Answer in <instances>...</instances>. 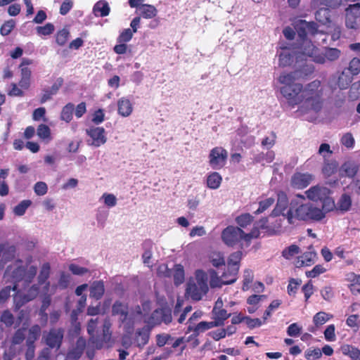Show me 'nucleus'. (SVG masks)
I'll return each instance as SVG.
<instances>
[{
  "instance_id": "f257e3e1",
  "label": "nucleus",
  "mask_w": 360,
  "mask_h": 360,
  "mask_svg": "<svg viewBox=\"0 0 360 360\" xmlns=\"http://www.w3.org/2000/svg\"><path fill=\"white\" fill-rule=\"evenodd\" d=\"M306 72H304V68L302 70H296L294 72H283L278 78V82L282 84L280 92L287 101L288 104L294 108L302 103V84L295 81L314 72L313 65H307Z\"/></svg>"
},
{
  "instance_id": "f03ea898",
  "label": "nucleus",
  "mask_w": 360,
  "mask_h": 360,
  "mask_svg": "<svg viewBox=\"0 0 360 360\" xmlns=\"http://www.w3.org/2000/svg\"><path fill=\"white\" fill-rule=\"evenodd\" d=\"M305 201L306 197L302 194H297L295 198L291 200L285 214L289 224H293L296 221H319L325 217L322 210Z\"/></svg>"
},
{
  "instance_id": "7ed1b4c3",
  "label": "nucleus",
  "mask_w": 360,
  "mask_h": 360,
  "mask_svg": "<svg viewBox=\"0 0 360 360\" xmlns=\"http://www.w3.org/2000/svg\"><path fill=\"white\" fill-rule=\"evenodd\" d=\"M260 235L257 227H253L251 231L245 233L238 226H228L221 232V240L229 247L239 245L241 249L243 246H249L253 238H257Z\"/></svg>"
},
{
  "instance_id": "20e7f679",
  "label": "nucleus",
  "mask_w": 360,
  "mask_h": 360,
  "mask_svg": "<svg viewBox=\"0 0 360 360\" xmlns=\"http://www.w3.org/2000/svg\"><path fill=\"white\" fill-rule=\"evenodd\" d=\"M111 322L108 318L100 320L98 317L91 319L87 326V331L91 335L90 340L97 349H101L111 340L110 328Z\"/></svg>"
},
{
  "instance_id": "39448f33",
  "label": "nucleus",
  "mask_w": 360,
  "mask_h": 360,
  "mask_svg": "<svg viewBox=\"0 0 360 360\" xmlns=\"http://www.w3.org/2000/svg\"><path fill=\"white\" fill-rule=\"evenodd\" d=\"M323 89L319 80L316 79L302 86V103L309 110L318 112L322 108Z\"/></svg>"
},
{
  "instance_id": "423d86ee",
  "label": "nucleus",
  "mask_w": 360,
  "mask_h": 360,
  "mask_svg": "<svg viewBox=\"0 0 360 360\" xmlns=\"http://www.w3.org/2000/svg\"><path fill=\"white\" fill-rule=\"evenodd\" d=\"M305 195L309 200L315 202H321V210L326 214L335 207V202L330 196L331 191L326 186L316 185L310 187L305 191Z\"/></svg>"
},
{
  "instance_id": "0eeeda50",
  "label": "nucleus",
  "mask_w": 360,
  "mask_h": 360,
  "mask_svg": "<svg viewBox=\"0 0 360 360\" xmlns=\"http://www.w3.org/2000/svg\"><path fill=\"white\" fill-rule=\"evenodd\" d=\"M360 73V59L353 58L338 77V85L341 89H347L353 80V77Z\"/></svg>"
},
{
  "instance_id": "6e6552de",
  "label": "nucleus",
  "mask_w": 360,
  "mask_h": 360,
  "mask_svg": "<svg viewBox=\"0 0 360 360\" xmlns=\"http://www.w3.org/2000/svg\"><path fill=\"white\" fill-rule=\"evenodd\" d=\"M208 158L210 166L213 169L219 170L226 165L228 152L223 147L217 146L210 150Z\"/></svg>"
},
{
  "instance_id": "1a4fd4ad",
  "label": "nucleus",
  "mask_w": 360,
  "mask_h": 360,
  "mask_svg": "<svg viewBox=\"0 0 360 360\" xmlns=\"http://www.w3.org/2000/svg\"><path fill=\"white\" fill-rule=\"evenodd\" d=\"M229 316H217L214 321H201L195 326H189L188 327V332L193 331V333L189 337L188 341L190 340L193 336L196 338L200 333L205 332L210 328L224 325L225 320Z\"/></svg>"
},
{
  "instance_id": "9d476101",
  "label": "nucleus",
  "mask_w": 360,
  "mask_h": 360,
  "mask_svg": "<svg viewBox=\"0 0 360 360\" xmlns=\"http://www.w3.org/2000/svg\"><path fill=\"white\" fill-rule=\"evenodd\" d=\"M290 202L285 192L279 191L277 193V202L274 209L272 210L271 216L278 217L283 215L285 217L286 212L290 207Z\"/></svg>"
},
{
  "instance_id": "9b49d317",
  "label": "nucleus",
  "mask_w": 360,
  "mask_h": 360,
  "mask_svg": "<svg viewBox=\"0 0 360 360\" xmlns=\"http://www.w3.org/2000/svg\"><path fill=\"white\" fill-rule=\"evenodd\" d=\"M321 50L316 47L311 41L303 39L302 45V53L304 56L309 57L311 60L318 63V62H323V58L320 56Z\"/></svg>"
},
{
  "instance_id": "f8f14e48",
  "label": "nucleus",
  "mask_w": 360,
  "mask_h": 360,
  "mask_svg": "<svg viewBox=\"0 0 360 360\" xmlns=\"http://www.w3.org/2000/svg\"><path fill=\"white\" fill-rule=\"evenodd\" d=\"M314 180V175L309 173L295 172L291 177L290 184L297 189L307 188Z\"/></svg>"
},
{
  "instance_id": "ddd939ff",
  "label": "nucleus",
  "mask_w": 360,
  "mask_h": 360,
  "mask_svg": "<svg viewBox=\"0 0 360 360\" xmlns=\"http://www.w3.org/2000/svg\"><path fill=\"white\" fill-rule=\"evenodd\" d=\"M64 331L61 328H53L44 336L46 344L51 348H60Z\"/></svg>"
},
{
  "instance_id": "4468645a",
  "label": "nucleus",
  "mask_w": 360,
  "mask_h": 360,
  "mask_svg": "<svg viewBox=\"0 0 360 360\" xmlns=\"http://www.w3.org/2000/svg\"><path fill=\"white\" fill-rule=\"evenodd\" d=\"M86 132L92 139V145L96 147H99L107 141V138L105 135V131L103 127H91L87 129Z\"/></svg>"
},
{
  "instance_id": "2eb2a0df",
  "label": "nucleus",
  "mask_w": 360,
  "mask_h": 360,
  "mask_svg": "<svg viewBox=\"0 0 360 360\" xmlns=\"http://www.w3.org/2000/svg\"><path fill=\"white\" fill-rule=\"evenodd\" d=\"M164 268L165 271L163 274L165 277H170L172 275L174 277V285L178 286L180 284L183 283L184 281V269L182 265L176 264L174 268L173 274L172 271L167 268V266L164 264L159 267V271Z\"/></svg>"
},
{
  "instance_id": "dca6fc26",
  "label": "nucleus",
  "mask_w": 360,
  "mask_h": 360,
  "mask_svg": "<svg viewBox=\"0 0 360 360\" xmlns=\"http://www.w3.org/2000/svg\"><path fill=\"white\" fill-rule=\"evenodd\" d=\"M297 26L298 35L302 39H304L308 34L314 35L318 32V25L314 22H307L302 20Z\"/></svg>"
},
{
  "instance_id": "f3484780",
  "label": "nucleus",
  "mask_w": 360,
  "mask_h": 360,
  "mask_svg": "<svg viewBox=\"0 0 360 360\" xmlns=\"http://www.w3.org/2000/svg\"><path fill=\"white\" fill-rule=\"evenodd\" d=\"M207 291L208 290L202 288L201 286L195 282H188L186 289V295L191 297L193 300L199 301Z\"/></svg>"
},
{
  "instance_id": "a211bd4d",
  "label": "nucleus",
  "mask_w": 360,
  "mask_h": 360,
  "mask_svg": "<svg viewBox=\"0 0 360 360\" xmlns=\"http://www.w3.org/2000/svg\"><path fill=\"white\" fill-rule=\"evenodd\" d=\"M85 347L86 340L82 338H79L74 348L68 352L65 360H78L82 355Z\"/></svg>"
},
{
  "instance_id": "6ab92c4d",
  "label": "nucleus",
  "mask_w": 360,
  "mask_h": 360,
  "mask_svg": "<svg viewBox=\"0 0 360 360\" xmlns=\"http://www.w3.org/2000/svg\"><path fill=\"white\" fill-rule=\"evenodd\" d=\"M342 0H320L319 5L322 6H325L327 8H321L316 12V18L319 21H323L319 19V16L323 13L324 15L326 13L328 15V9L329 8H337L342 4Z\"/></svg>"
},
{
  "instance_id": "aec40b11",
  "label": "nucleus",
  "mask_w": 360,
  "mask_h": 360,
  "mask_svg": "<svg viewBox=\"0 0 360 360\" xmlns=\"http://www.w3.org/2000/svg\"><path fill=\"white\" fill-rule=\"evenodd\" d=\"M133 110V106L129 99L122 97L117 101L118 114L122 117L129 116Z\"/></svg>"
},
{
  "instance_id": "412c9836",
  "label": "nucleus",
  "mask_w": 360,
  "mask_h": 360,
  "mask_svg": "<svg viewBox=\"0 0 360 360\" xmlns=\"http://www.w3.org/2000/svg\"><path fill=\"white\" fill-rule=\"evenodd\" d=\"M316 258V254L314 252H306L298 257L296 260V266H309L314 264Z\"/></svg>"
},
{
  "instance_id": "4be33fe9",
  "label": "nucleus",
  "mask_w": 360,
  "mask_h": 360,
  "mask_svg": "<svg viewBox=\"0 0 360 360\" xmlns=\"http://www.w3.org/2000/svg\"><path fill=\"white\" fill-rule=\"evenodd\" d=\"M90 297L96 299V300H100L105 292V286L103 281H94L90 286Z\"/></svg>"
},
{
  "instance_id": "5701e85b",
  "label": "nucleus",
  "mask_w": 360,
  "mask_h": 360,
  "mask_svg": "<svg viewBox=\"0 0 360 360\" xmlns=\"http://www.w3.org/2000/svg\"><path fill=\"white\" fill-rule=\"evenodd\" d=\"M4 250L2 252V257L0 261V264L3 262L4 264L5 263L10 262L13 260L15 257V252H16V248L13 245H10L8 243H4ZM2 267H4V265H2Z\"/></svg>"
},
{
  "instance_id": "b1692460",
  "label": "nucleus",
  "mask_w": 360,
  "mask_h": 360,
  "mask_svg": "<svg viewBox=\"0 0 360 360\" xmlns=\"http://www.w3.org/2000/svg\"><path fill=\"white\" fill-rule=\"evenodd\" d=\"M294 59V54L287 48L282 49V51L278 56V65L280 67L290 66Z\"/></svg>"
},
{
  "instance_id": "393cba45",
  "label": "nucleus",
  "mask_w": 360,
  "mask_h": 360,
  "mask_svg": "<svg viewBox=\"0 0 360 360\" xmlns=\"http://www.w3.org/2000/svg\"><path fill=\"white\" fill-rule=\"evenodd\" d=\"M341 54L340 50L336 48H328L326 49L325 52L323 53L321 51L320 56L323 58V62H318L319 64H323L326 62V60L328 61H335L338 60Z\"/></svg>"
},
{
  "instance_id": "a878e982",
  "label": "nucleus",
  "mask_w": 360,
  "mask_h": 360,
  "mask_svg": "<svg viewBox=\"0 0 360 360\" xmlns=\"http://www.w3.org/2000/svg\"><path fill=\"white\" fill-rule=\"evenodd\" d=\"M93 11L96 16L105 17L109 15L110 8L106 1L101 0L94 5Z\"/></svg>"
},
{
  "instance_id": "bb28decb",
  "label": "nucleus",
  "mask_w": 360,
  "mask_h": 360,
  "mask_svg": "<svg viewBox=\"0 0 360 360\" xmlns=\"http://www.w3.org/2000/svg\"><path fill=\"white\" fill-rule=\"evenodd\" d=\"M358 171V167L352 162H346L342 165L340 173L342 176L354 177Z\"/></svg>"
},
{
  "instance_id": "cd10ccee",
  "label": "nucleus",
  "mask_w": 360,
  "mask_h": 360,
  "mask_svg": "<svg viewBox=\"0 0 360 360\" xmlns=\"http://www.w3.org/2000/svg\"><path fill=\"white\" fill-rule=\"evenodd\" d=\"M266 320V316L262 318H252L251 316H243V319L239 320L241 323L245 324L249 328L252 329L259 327L265 323Z\"/></svg>"
},
{
  "instance_id": "c85d7f7f",
  "label": "nucleus",
  "mask_w": 360,
  "mask_h": 360,
  "mask_svg": "<svg viewBox=\"0 0 360 360\" xmlns=\"http://www.w3.org/2000/svg\"><path fill=\"white\" fill-rule=\"evenodd\" d=\"M239 270L236 268H231L227 266L226 270L222 274L224 283L225 285H230L235 283L238 278Z\"/></svg>"
},
{
  "instance_id": "c756f323",
  "label": "nucleus",
  "mask_w": 360,
  "mask_h": 360,
  "mask_svg": "<svg viewBox=\"0 0 360 360\" xmlns=\"http://www.w3.org/2000/svg\"><path fill=\"white\" fill-rule=\"evenodd\" d=\"M342 354L349 356L352 360H360V350L349 345H343L340 347Z\"/></svg>"
},
{
  "instance_id": "7c9ffc66",
  "label": "nucleus",
  "mask_w": 360,
  "mask_h": 360,
  "mask_svg": "<svg viewBox=\"0 0 360 360\" xmlns=\"http://www.w3.org/2000/svg\"><path fill=\"white\" fill-rule=\"evenodd\" d=\"M222 181L221 176L217 172H212L207 177V186L211 189L218 188Z\"/></svg>"
},
{
  "instance_id": "2f4dec72",
  "label": "nucleus",
  "mask_w": 360,
  "mask_h": 360,
  "mask_svg": "<svg viewBox=\"0 0 360 360\" xmlns=\"http://www.w3.org/2000/svg\"><path fill=\"white\" fill-rule=\"evenodd\" d=\"M140 15L146 19H151L155 18L158 14L157 8L150 4H143L140 7Z\"/></svg>"
},
{
  "instance_id": "473e14b6",
  "label": "nucleus",
  "mask_w": 360,
  "mask_h": 360,
  "mask_svg": "<svg viewBox=\"0 0 360 360\" xmlns=\"http://www.w3.org/2000/svg\"><path fill=\"white\" fill-rule=\"evenodd\" d=\"M209 261L216 268L226 265L224 255L220 252H212L209 255Z\"/></svg>"
},
{
  "instance_id": "72a5a7b5",
  "label": "nucleus",
  "mask_w": 360,
  "mask_h": 360,
  "mask_svg": "<svg viewBox=\"0 0 360 360\" xmlns=\"http://www.w3.org/2000/svg\"><path fill=\"white\" fill-rule=\"evenodd\" d=\"M135 317L136 316H124L121 321L120 326L129 335H131L134 332L136 323Z\"/></svg>"
},
{
  "instance_id": "f704fd0d",
  "label": "nucleus",
  "mask_w": 360,
  "mask_h": 360,
  "mask_svg": "<svg viewBox=\"0 0 360 360\" xmlns=\"http://www.w3.org/2000/svg\"><path fill=\"white\" fill-rule=\"evenodd\" d=\"M242 256L243 252L240 250L231 253L228 258V266L231 268H236L238 270H239Z\"/></svg>"
},
{
  "instance_id": "c9c22d12",
  "label": "nucleus",
  "mask_w": 360,
  "mask_h": 360,
  "mask_svg": "<svg viewBox=\"0 0 360 360\" xmlns=\"http://www.w3.org/2000/svg\"><path fill=\"white\" fill-rule=\"evenodd\" d=\"M150 330L146 328L145 326L141 328H139L136 332V341L138 345H145L147 344L149 340Z\"/></svg>"
},
{
  "instance_id": "e433bc0d",
  "label": "nucleus",
  "mask_w": 360,
  "mask_h": 360,
  "mask_svg": "<svg viewBox=\"0 0 360 360\" xmlns=\"http://www.w3.org/2000/svg\"><path fill=\"white\" fill-rule=\"evenodd\" d=\"M21 79L19 85L21 88L27 89L30 86L31 70L28 68H20Z\"/></svg>"
},
{
  "instance_id": "4c0bfd02",
  "label": "nucleus",
  "mask_w": 360,
  "mask_h": 360,
  "mask_svg": "<svg viewBox=\"0 0 360 360\" xmlns=\"http://www.w3.org/2000/svg\"><path fill=\"white\" fill-rule=\"evenodd\" d=\"M50 273H51L50 264L49 262L44 263L41 267V270H40L39 274L37 278L38 283L39 285H42V284L45 283L50 276Z\"/></svg>"
},
{
  "instance_id": "58836bf2",
  "label": "nucleus",
  "mask_w": 360,
  "mask_h": 360,
  "mask_svg": "<svg viewBox=\"0 0 360 360\" xmlns=\"http://www.w3.org/2000/svg\"><path fill=\"white\" fill-rule=\"evenodd\" d=\"M75 105L72 103L66 104L61 110L60 119L66 122H70L72 120V114Z\"/></svg>"
},
{
  "instance_id": "ea45409f",
  "label": "nucleus",
  "mask_w": 360,
  "mask_h": 360,
  "mask_svg": "<svg viewBox=\"0 0 360 360\" xmlns=\"http://www.w3.org/2000/svg\"><path fill=\"white\" fill-rule=\"evenodd\" d=\"M338 168V163L336 161L326 162L322 167V173L326 177H330L334 174Z\"/></svg>"
},
{
  "instance_id": "a19ab883",
  "label": "nucleus",
  "mask_w": 360,
  "mask_h": 360,
  "mask_svg": "<svg viewBox=\"0 0 360 360\" xmlns=\"http://www.w3.org/2000/svg\"><path fill=\"white\" fill-rule=\"evenodd\" d=\"M210 274V285L212 288H221L222 285H225L224 283L222 276L219 277L217 273V271L214 269H210L209 271Z\"/></svg>"
},
{
  "instance_id": "79ce46f5",
  "label": "nucleus",
  "mask_w": 360,
  "mask_h": 360,
  "mask_svg": "<svg viewBox=\"0 0 360 360\" xmlns=\"http://www.w3.org/2000/svg\"><path fill=\"white\" fill-rule=\"evenodd\" d=\"M30 301L27 295L17 292L16 295L13 296L14 311H18L20 310V309Z\"/></svg>"
},
{
  "instance_id": "37998d69",
  "label": "nucleus",
  "mask_w": 360,
  "mask_h": 360,
  "mask_svg": "<svg viewBox=\"0 0 360 360\" xmlns=\"http://www.w3.org/2000/svg\"><path fill=\"white\" fill-rule=\"evenodd\" d=\"M112 315H129L128 305L121 301H116L112 305Z\"/></svg>"
},
{
  "instance_id": "c03bdc74",
  "label": "nucleus",
  "mask_w": 360,
  "mask_h": 360,
  "mask_svg": "<svg viewBox=\"0 0 360 360\" xmlns=\"http://www.w3.org/2000/svg\"><path fill=\"white\" fill-rule=\"evenodd\" d=\"M351 205L352 200L350 196L347 194H343L338 202L337 209L342 212H347L349 210Z\"/></svg>"
},
{
  "instance_id": "a18cd8bd",
  "label": "nucleus",
  "mask_w": 360,
  "mask_h": 360,
  "mask_svg": "<svg viewBox=\"0 0 360 360\" xmlns=\"http://www.w3.org/2000/svg\"><path fill=\"white\" fill-rule=\"evenodd\" d=\"M41 335V328L38 325L32 326L29 330L28 336L27 338L26 344H34Z\"/></svg>"
},
{
  "instance_id": "49530a36",
  "label": "nucleus",
  "mask_w": 360,
  "mask_h": 360,
  "mask_svg": "<svg viewBox=\"0 0 360 360\" xmlns=\"http://www.w3.org/2000/svg\"><path fill=\"white\" fill-rule=\"evenodd\" d=\"M254 217L249 213L242 214L236 218V222L239 228H246L253 221Z\"/></svg>"
},
{
  "instance_id": "de8ad7c7",
  "label": "nucleus",
  "mask_w": 360,
  "mask_h": 360,
  "mask_svg": "<svg viewBox=\"0 0 360 360\" xmlns=\"http://www.w3.org/2000/svg\"><path fill=\"white\" fill-rule=\"evenodd\" d=\"M223 302L221 298H219L214 304V307L212 309V314L213 315H241V313L237 314V313H227V311L224 309H223Z\"/></svg>"
},
{
  "instance_id": "09e8293b",
  "label": "nucleus",
  "mask_w": 360,
  "mask_h": 360,
  "mask_svg": "<svg viewBox=\"0 0 360 360\" xmlns=\"http://www.w3.org/2000/svg\"><path fill=\"white\" fill-rule=\"evenodd\" d=\"M70 37V32L68 30L63 28L57 32L56 35V41L58 45L63 46L66 44Z\"/></svg>"
},
{
  "instance_id": "8fccbe9b",
  "label": "nucleus",
  "mask_w": 360,
  "mask_h": 360,
  "mask_svg": "<svg viewBox=\"0 0 360 360\" xmlns=\"http://www.w3.org/2000/svg\"><path fill=\"white\" fill-rule=\"evenodd\" d=\"M25 275L26 266H18L12 271V278L15 282H20L22 280L25 281Z\"/></svg>"
},
{
  "instance_id": "3c124183",
  "label": "nucleus",
  "mask_w": 360,
  "mask_h": 360,
  "mask_svg": "<svg viewBox=\"0 0 360 360\" xmlns=\"http://www.w3.org/2000/svg\"><path fill=\"white\" fill-rule=\"evenodd\" d=\"M302 284V280L299 278H290L287 287V291L290 296H295L298 288Z\"/></svg>"
},
{
  "instance_id": "603ef678",
  "label": "nucleus",
  "mask_w": 360,
  "mask_h": 360,
  "mask_svg": "<svg viewBox=\"0 0 360 360\" xmlns=\"http://www.w3.org/2000/svg\"><path fill=\"white\" fill-rule=\"evenodd\" d=\"M300 249L299 246L297 245L292 244V245L285 248L282 251V256L287 259H290L295 255H297L298 253H300Z\"/></svg>"
},
{
  "instance_id": "864d4df0",
  "label": "nucleus",
  "mask_w": 360,
  "mask_h": 360,
  "mask_svg": "<svg viewBox=\"0 0 360 360\" xmlns=\"http://www.w3.org/2000/svg\"><path fill=\"white\" fill-rule=\"evenodd\" d=\"M32 201L30 200H24L17 205L14 209L13 212L17 216H22L27 209L31 205Z\"/></svg>"
},
{
  "instance_id": "5fc2aeb1",
  "label": "nucleus",
  "mask_w": 360,
  "mask_h": 360,
  "mask_svg": "<svg viewBox=\"0 0 360 360\" xmlns=\"http://www.w3.org/2000/svg\"><path fill=\"white\" fill-rule=\"evenodd\" d=\"M195 276L197 281L195 283L201 286L202 288L208 290L207 274L202 270H197Z\"/></svg>"
},
{
  "instance_id": "6e6d98bb",
  "label": "nucleus",
  "mask_w": 360,
  "mask_h": 360,
  "mask_svg": "<svg viewBox=\"0 0 360 360\" xmlns=\"http://www.w3.org/2000/svg\"><path fill=\"white\" fill-rule=\"evenodd\" d=\"M15 27V21L13 19L6 20L0 27V34L2 36L8 35Z\"/></svg>"
},
{
  "instance_id": "4d7b16f0",
  "label": "nucleus",
  "mask_w": 360,
  "mask_h": 360,
  "mask_svg": "<svg viewBox=\"0 0 360 360\" xmlns=\"http://www.w3.org/2000/svg\"><path fill=\"white\" fill-rule=\"evenodd\" d=\"M275 202V199L274 198H269L264 200H262L259 202V207L255 212V214H259L264 212L269 207H270Z\"/></svg>"
},
{
  "instance_id": "13d9d810",
  "label": "nucleus",
  "mask_w": 360,
  "mask_h": 360,
  "mask_svg": "<svg viewBox=\"0 0 360 360\" xmlns=\"http://www.w3.org/2000/svg\"><path fill=\"white\" fill-rule=\"evenodd\" d=\"M17 289V285L13 287L6 286L0 290V304L4 303L11 296V290L15 291Z\"/></svg>"
},
{
  "instance_id": "bf43d9fd",
  "label": "nucleus",
  "mask_w": 360,
  "mask_h": 360,
  "mask_svg": "<svg viewBox=\"0 0 360 360\" xmlns=\"http://www.w3.org/2000/svg\"><path fill=\"white\" fill-rule=\"evenodd\" d=\"M37 136L41 139H46L51 137V130L49 126L44 124L39 125L37 129Z\"/></svg>"
},
{
  "instance_id": "052dcab7",
  "label": "nucleus",
  "mask_w": 360,
  "mask_h": 360,
  "mask_svg": "<svg viewBox=\"0 0 360 360\" xmlns=\"http://www.w3.org/2000/svg\"><path fill=\"white\" fill-rule=\"evenodd\" d=\"M86 295H84L80 297L78 300L76 305V308L72 310L71 315H79V314L83 312L86 307Z\"/></svg>"
},
{
  "instance_id": "680f3d73",
  "label": "nucleus",
  "mask_w": 360,
  "mask_h": 360,
  "mask_svg": "<svg viewBox=\"0 0 360 360\" xmlns=\"http://www.w3.org/2000/svg\"><path fill=\"white\" fill-rule=\"evenodd\" d=\"M253 281V274L251 270L246 269L244 271L243 281V290H248L250 288V285Z\"/></svg>"
},
{
  "instance_id": "e2e57ef3",
  "label": "nucleus",
  "mask_w": 360,
  "mask_h": 360,
  "mask_svg": "<svg viewBox=\"0 0 360 360\" xmlns=\"http://www.w3.org/2000/svg\"><path fill=\"white\" fill-rule=\"evenodd\" d=\"M53 31L54 25L51 22H48L44 26H39L37 27V32L39 35H50L53 32Z\"/></svg>"
},
{
  "instance_id": "0e129e2a",
  "label": "nucleus",
  "mask_w": 360,
  "mask_h": 360,
  "mask_svg": "<svg viewBox=\"0 0 360 360\" xmlns=\"http://www.w3.org/2000/svg\"><path fill=\"white\" fill-rule=\"evenodd\" d=\"M147 318L143 320L145 326L150 330L152 328L161 323L160 316H146Z\"/></svg>"
},
{
  "instance_id": "69168bd1",
  "label": "nucleus",
  "mask_w": 360,
  "mask_h": 360,
  "mask_svg": "<svg viewBox=\"0 0 360 360\" xmlns=\"http://www.w3.org/2000/svg\"><path fill=\"white\" fill-rule=\"evenodd\" d=\"M133 34L134 32L130 28L124 29L119 35L117 41L119 43H127L132 39Z\"/></svg>"
},
{
  "instance_id": "338daca9",
  "label": "nucleus",
  "mask_w": 360,
  "mask_h": 360,
  "mask_svg": "<svg viewBox=\"0 0 360 360\" xmlns=\"http://www.w3.org/2000/svg\"><path fill=\"white\" fill-rule=\"evenodd\" d=\"M322 355L321 351L319 348L309 349L304 353V356L307 360H316L321 358Z\"/></svg>"
},
{
  "instance_id": "774afa93",
  "label": "nucleus",
  "mask_w": 360,
  "mask_h": 360,
  "mask_svg": "<svg viewBox=\"0 0 360 360\" xmlns=\"http://www.w3.org/2000/svg\"><path fill=\"white\" fill-rule=\"evenodd\" d=\"M105 120V112L103 109L96 110L92 115V122L95 124H99Z\"/></svg>"
}]
</instances>
